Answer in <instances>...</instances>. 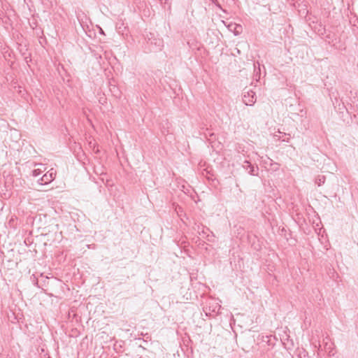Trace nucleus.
Masks as SVG:
<instances>
[{
    "label": "nucleus",
    "mask_w": 358,
    "mask_h": 358,
    "mask_svg": "<svg viewBox=\"0 0 358 358\" xmlns=\"http://www.w3.org/2000/svg\"><path fill=\"white\" fill-rule=\"evenodd\" d=\"M48 358H50V357H48Z\"/></svg>",
    "instance_id": "nucleus-15"
},
{
    "label": "nucleus",
    "mask_w": 358,
    "mask_h": 358,
    "mask_svg": "<svg viewBox=\"0 0 358 358\" xmlns=\"http://www.w3.org/2000/svg\"><path fill=\"white\" fill-rule=\"evenodd\" d=\"M339 110V115H341V118L345 121V117H348L349 116V113H348V110L346 109L345 106H344L343 103H342V105H341L340 103L338 104V108Z\"/></svg>",
    "instance_id": "nucleus-5"
},
{
    "label": "nucleus",
    "mask_w": 358,
    "mask_h": 358,
    "mask_svg": "<svg viewBox=\"0 0 358 358\" xmlns=\"http://www.w3.org/2000/svg\"><path fill=\"white\" fill-rule=\"evenodd\" d=\"M31 280L32 283H33L34 285H36V286H37V287H39V286L38 285V278H37L34 274H33V275L31 276Z\"/></svg>",
    "instance_id": "nucleus-9"
},
{
    "label": "nucleus",
    "mask_w": 358,
    "mask_h": 358,
    "mask_svg": "<svg viewBox=\"0 0 358 358\" xmlns=\"http://www.w3.org/2000/svg\"><path fill=\"white\" fill-rule=\"evenodd\" d=\"M144 38L146 41L145 49L149 52L160 51L164 46V41L156 32H145Z\"/></svg>",
    "instance_id": "nucleus-1"
},
{
    "label": "nucleus",
    "mask_w": 358,
    "mask_h": 358,
    "mask_svg": "<svg viewBox=\"0 0 358 358\" xmlns=\"http://www.w3.org/2000/svg\"><path fill=\"white\" fill-rule=\"evenodd\" d=\"M229 29L234 32L235 36L239 35L242 31V26L237 24H230Z\"/></svg>",
    "instance_id": "nucleus-6"
},
{
    "label": "nucleus",
    "mask_w": 358,
    "mask_h": 358,
    "mask_svg": "<svg viewBox=\"0 0 358 358\" xmlns=\"http://www.w3.org/2000/svg\"><path fill=\"white\" fill-rule=\"evenodd\" d=\"M243 168L251 176H258V166L252 165L250 162L245 160L243 164Z\"/></svg>",
    "instance_id": "nucleus-4"
},
{
    "label": "nucleus",
    "mask_w": 358,
    "mask_h": 358,
    "mask_svg": "<svg viewBox=\"0 0 358 358\" xmlns=\"http://www.w3.org/2000/svg\"><path fill=\"white\" fill-rule=\"evenodd\" d=\"M345 48H346V46H345V43L343 45H341L339 46L340 50H345Z\"/></svg>",
    "instance_id": "nucleus-12"
},
{
    "label": "nucleus",
    "mask_w": 358,
    "mask_h": 358,
    "mask_svg": "<svg viewBox=\"0 0 358 358\" xmlns=\"http://www.w3.org/2000/svg\"><path fill=\"white\" fill-rule=\"evenodd\" d=\"M199 229H200V227H199V225H197V230L200 235H201V234L206 235L207 234V231H209V229L205 228L204 227H202V230L201 232L199 231Z\"/></svg>",
    "instance_id": "nucleus-8"
},
{
    "label": "nucleus",
    "mask_w": 358,
    "mask_h": 358,
    "mask_svg": "<svg viewBox=\"0 0 358 358\" xmlns=\"http://www.w3.org/2000/svg\"><path fill=\"white\" fill-rule=\"evenodd\" d=\"M325 182V176H318L317 178L315 179V183L318 186H321L323 185Z\"/></svg>",
    "instance_id": "nucleus-7"
},
{
    "label": "nucleus",
    "mask_w": 358,
    "mask_h": 358,
    "mask_svg": "<svg viewBox=\"0 0 358 358\" xmlns=\"http://www.w3.org/2000/svg\"><path fill=\"white\" fill-rule=\"evenodd\" d=\"M159 1L161 2V3H162L164 0H159ZM166 1H167V0H164V3H166Z\"/></svg>",
    "instance_id": "nucleus-13"
},
{
    "label": "nucleus",
    "mask_w": 358,
    "mask_h": 358,
    "mask_svg": "<svg viewBox=\"0 0 358 358\" xmlns=\"http://www.w3.org/2000/svg\"><path fill=\"white\" fill-rule=\"evenodd\" d=\"M254 68H255V71L256 68H257L256 64H254Z\"/></svg>",
    "instance_id": "nucleus-14"
},
{
    "label": "nucleus",
    "mask_w": 358,
    "mask_h": 358,
    "mask_svg": "<svg viewBox=\"0 0 358 358\" xmlns=\"http://www.w3.org/2000/svg\"><path fill=\"white\" fill-rule=\"evenodd\" d=\"M213 3H214L217 8L222 10L220 3L217 1V0H210Z\"/></svg>",
    "instance_id": "nucleus-11"
},
{
    "label": "nucleus",
    "mask_w": 358,
    "mask_h": 358,
    "mask_svg": "<svg viewBox=\"0 0 358 358\" xmlns=\"http://www.w3.org/2000/svg\"><path fill=\"white\" fill-rule=\"evenodd\" d=\"M56 176V171L52 169L45 173L38 180V183L41 185L48 184L54 180Z\"/></svg>",
    "instance_id": "nucleus-3"
},
{
    "label": "nucleus",
    "mask_w": 358,
    "mask_h": 358,
    "mask_svg": "<svg viewBox=\"0 0 358 358\" xmlns=\"http://www.w3.org/2000/svg\"><path fill=\"white\" fill-rule=\"evenodd\" d=\"M41 174V171L39 169H34L32 171V176L34 177H37Z\"/></svg>",
    "instance_id": "nucleus-10"
},
{
    "label": "nucleus",
    "mask_w": 358,
    "mask_h": 358,
    "mask_svg": "<svg viewBox=\"0 0 358 358\" xmlns=\"http://www.w3.org/2000/svg\"><path fill=\"white\" fill-rule=\"evenodd\" d=\"M256 101V94L252 90H249L244 93L243 96V101L246 106H253Z\"/></svg>",
    "instance_id": "nucleus-2"
}]
</instances>
